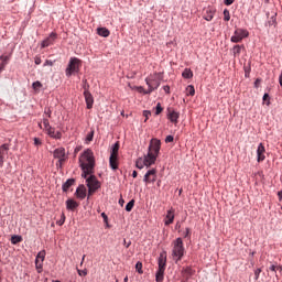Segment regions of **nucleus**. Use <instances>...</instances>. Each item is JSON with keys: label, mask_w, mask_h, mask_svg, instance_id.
I'll use <instances>...</instances> for the list:
<instances>
[{"label": "nucleus", "mask_w": 282, "mask_h": 282, "mask_svg": "<svg viewBox=\"0 0 282 282\" xmlns=\"http://www.w3.org/2000/svg\"><path fill=\"white\" fill-rule=\"evenodd\" d=\"M58 226H63V224H65V215H63V218L57 221Z\"/></svg>", "instance_id": "56"}, {"label": "nucleus", "mask_w": 282, "mask_h": 282, "mask_svg": "<svg viewBox=\"0 0 282 282\" xmlns=\"http://www.w3.org/2000/svg\"><path fill=\"white\" fill-rule=\"evenodd\" d=\"M84 97L87 109H91L94 107V96L91 95V93H84Z\"/></svg>", "instance_id": "17"}, {"label": "nucleus", "mask_w": 282, "mask_h": 282, "mask_svg": "<svg viewBox=\"0 0 282 282\" xmlns=\"http://www.w3.org/2000/svg\"><path fill=\"white\" fill-rule=\"evenodd\" d=\"M205 21H210L212 19H215V13L213 11L207 12V14L204 17Z\"/></svg>", "instance_id": "34"}, {"label": "nucleus", "mask_w": 282, "mask_h": 282, "mask_svg": "<svg viewBox=\"0 0 282 282\" xmlns=\"http://www.w3.org/2000/svg\"><path fill=\"white\" fill-rule=\"evenodd\" d=\"M97 34L99 36H104V39H107V36H109V34H111V32L107 28H98Z\"/></svg>", "instance_id": "20"}, {"label": "nucleus", "mask_w": 282, "mask_h": 282, "mask_svg": "<svg viewBox=\"0 0 282 282\" xmlns=\"http://www.w3.org/2000/svg\"><path fill=\"white\" fill-rule=\"evenodd\" d=\"M45 254H46L45 250L40 251L36 256L35 261H42V262L45 261Z\"/></svg>", "instance_id": "25"}, {"label": "nucleus", "mask_w": 282, "mask_h": 282, "mask_svg": "<svg viewBox=\"0 0 282 282\" xmlns=\"http://www.w3.org/2000/svg\"><path fill=\"white\" fill-rule=\"evenodd\" d=\"M250 33L245 29H236L234 35L231 36V43H241L242 39H248Z\"/></svg>", "instance_id": "7"}, {"label": "nucleus", "mask_w": 282, "mask_h": 282, "mask_svg": "<svg viewBox=\"0 0 282 282\" xmlns=\"http://www.w3.org/2000/svg\"><path fill=\"white\" fill-rule=\"evenodd\" d=\"M75 195L78 199H85V197H87V187H85V185L78 186Z\"/></svg>", "instance_id": "14"}, {"label": "nucleus", "mask_w": 282, "mask_h": 282, "mask_svg": "<svg viewBox=\"0 0 282 282\" xmlns=\"http://www.w3.org/2000/svg\"><path fill=\"white\" fill-rule=\"evenodd\" d=\"M167 111V119L173 123V124H177L178 120H180V112H177L175 109L169 107L166 109Z\"/></svg>", "instance_id": "11"}, {"label": "nucleus", "mask_w": 282, "mask_h": 282, "mask_svg": "<svg viewBox=\"0 0 282 282\" xmlns=\"http://www.w3.org/2000/svg\"><path fill=\"white\" fill-rule=\"evenodd\" d=\"M76 183V180L74 178H68L62 186L64 193H67L72 186Z\"/></svg>", "instance_id": "18"}, {"label": "nucleus", "mask_w": 282, "mask_h": 282, "mask_svg": "<svg viewBox=\"0 0 282 282\" xmlns=\"http://www.w3.org/2000/svg\"><path fill=\"white\" fill-rule=\"evenodd\" d=\"M279 83H280V86L282 87V73L279 76Z\"/></svg>", "instance_id": "60"}, {"label": "nucleus", "mask_w": 282, "mask_h": 282, "mask_svg": "<svg viewBox=\"0 0 282 282\" xmlns=\"http://www.w3.org/2000/svg\"><path fill=\"white\" fill-rule=\"evenodd\" d=\"M261 274V269H257L256 271H254V279H256V281H259V275Z\"/></svg>", "instance_id": "42"}, {"label": "nucleus", "mask_w": 282, "mask_h": 282, "mask_svg": "<svg viewBox=\"0 0 282 282\" xmlns=\"http://www.w3.org/2000/svg\"><path fill=\"white\" fill-rule=\"evenodd\" d=\"M3 155H4V154H1V153H0V166H3Z\"/></svg>", "instance_id": "58"}, {"label": "nucleus", "mask_w": 282, "mask_h": 282, "mask_svg": "<svg viewBox=\"0 0 282 282\" xmlns=\"http://www.w3.org/2000/svg\"><path fill=\"white\" fill-rule=\"evenodd\" d=\"M66 208H67V210H76V208H78V203L74 199H67Z\"/></svg>", "instance_id": "19"}, {"label": "nucleus", "mask_w": 282, "mask_h": 282, "mask_svg": "<svg viewBox=\"0 0 282 282\" xmlns=\"http://www.w3.org/2000/svg\"><path fill=\"white\" fill-rule=\"evenodd\" d=\"M163 90L165 91V94H171V87L170 86H164Z\"/></svg>", "instance_id": "54"}, {"label": "nucleus", "mask_w": 282, "mask_h": 282, "mask_svg": "<svg viewBox=\"0 0 282 282\" xmlns=\"http://www.w3.org/2000/svg\"><path fill=\"white\" fill-rule=\"evenodd\" d=\"M118 151H120V143L116 142L112 145L111 154L109 158V164L112 171H118Z\"/></svg>", "instance_id": "5"}, {"label": "nucleus", "mask_w": 282, "mask_h": 282, "mask_svg": "<svg viewBox=\"0 0 282 282\" xmlns=\"http://www.w3.org/2000/svg\"><path fill=\"white\" fill-rule=\"evenodd\" d=\"M225 6H232L235 3V0H225Z\"/></svg>", "instance_id": "52"}, {"label": "nucleus", "mask_w": 282, "mask_h": 282, "mask_svg": "<svg viewBox=\"0 0 282 282\" xmlns=\"http://www.w3.org/2000/svg\"><path fill=\"white\" fill-rule=\"evenodd\" d=\"M183 274H185L186 276H193V269H191L189 267L183 269Z\"/></svg>", "instance_id": "29"}, {"label": "nucleus", "mask_w": 282, "mask_h": 282, "mask_svg": "<svg viewBox=\"0 0 282 282\" xmlns=\"http://www.w3.org/2000/svg\"><path fill=\"white\" fill-rule=\"evenodd\" d=\"M269 25H276V17L275 15H273L271 18V21H269Z\"/></svg>", "instance_id": "43"}, {"label": "nucleus", "mask_w": 282, "mask_h": 282, "mask_svg": "<svg viewBox=\"0 0 282 282\" xmlns=\"http://www.w3.org/2000/svg\"><path fill=\"white\" fill-rule=\"evenodd\" d=\"M278 195H279L280 199H282V192H279Z\"/></svg>", "instance_id": "63"}, {"label": "nucleus", "mask_w": 282, "mask_h": 282, "mask_svg": "<svg viewBox=\"0 0 282 282\" xmlns=\"http://www.w3.org/2000/svg\"><path fill=\"white\" fill-rule=\"evenodd\" d=\"M94 140V130H91L87 137H86V142H91Z\"/></svg>", "instance_id": "39"}, {"label": "nucleus", "mask_w": 282, "mask_h": 282, "mask_svg": "<svg viewBox=\"0 0 282 282\" xmlns=\"http://www.w3.org/2000/svg\"><path fill=\"white\" fill-rule=\"evenodd\" d=\"M143 116H144V118H145L144 122H147V120H149V117L151 116V111L144 110V111H143Z\"/></svg>", "instance_id": "40"}, {"label": "nucleus", "mask_w": 282, "mask_h": 282, "mask_svg": "<svg viewBox=\"0 0 282 282\" xmlns=\"http://www.w3.org/2000/svg\"><path fill=\"white\" fill-rule=\"evenodd\" d=\"M132 177H138V172L137 171L132 172Z\"/></svg>", "instance_id": "62"}, {"label": "nucleus", "mask_w": 282, "mask_h": 282, "mask_svg": "<svg viewBox=\"0 0 282 282\" xmlns=\"http://www.w3.org/2000/svg\"><path fill=\"white\" fill-rule=\"evenodd\" d=\"M173 140H174L173 135H167V137L165 138L166 144H169L170 142H173Z\"/></svg>", "instance_id": "47"}, {"label": "nucleus", "mask_w": 282, "mask_h": 282, "mask_svg": "<svg viewBox=\"0 0 282 282\" xmlns=\"http://www.w3.org/2000/svg\"><path fill=\"white\" fill-rule=\"evenodd\" d=\"M145 83H147L149 89H148V91H144V94H152L153 91H155V89H158V87H160V80L153 79L151 77H148L145 79Z\"/></svg>", "instance_id": "9"}, {"label": "nucleus", "mask_w": 282, "mask_h": 282, "mask_svg": "<svg viewBox=\"0 0 282 282\" xmlns=\"http://www.w3.org/2000/svg\"><path fill=\"white\" fill-rule=\"evenodd\" d=\"M53 158H55V160H58L57 165L59 164V166H63V163L67 160V156L65 154V148L55 149L53 152Z\"/></svg>", "instance_id": "8"}, {"label": "nucleus", "mask_w": 282, "mask_h": 282, "mask_svg": "<svg viewBox=\"0 0 282 282\" xmlns=\"http://www.w3.org/2000/svg\"><path fill=\"white\" fill-rule=\"evenodd\" d=\"M79 164L83 171L82 177L86 180L88 186V197H91L100 188V182L96 178L94 173V167L96 166V161L94 160V152L91 150H86L79 156ZM90 175L89 177H87Z\"/></svg>", "instance_id": "1"}, {"label": "nucleus", "mask_w": 282, "mask_h": 282, "mask_svg": "<svg viewBox=\"0 0 282 282\" xmlns=\"http://www.w3.org/2000/svg\"><path fill=\"white\" fill-rule=\"evenodd\" d=\"M34 144L35 147H40V144H42L41 139L34 138Z\"/></svg>", "instance_id": "51"}, {"label": "nucleus", "mask_w": 282, "mask_h": 282, "mask_svg": "<svg viewBox=\"0 0 282 282\" xmlns=\"http://www.w3.org/2000/svg\"><path fill=\"white\" fill-rule=\"evenodd\" d=\"M259 85H261V79H256V82H254V87H256V89L257 88H259Z\"/></svg>", "instance_id": "55"}, {"label": "nucleus", "mask_w": 282, "mask_h": 282, "mask_svg": "<svg viewBox=\"0 0 282 282\" xmlns=\"http://www.w3.org/2000/svg\"><path fill=\"white\" fill-rule=\"evenodd\" d=\"M172 256L175 259L176 263L177 261H182V257H184V241L182 238H177L173 242V250Z\"/></svg>", "instance_id": "4"}, {"label": "nucleus", "mask_w": 282, "mask_h": 282, "mask_svg": "<svg viewBox=\"0 0 282 282\" xmlns=\"http://www.w3.org/2000/svg\"><path fill=\"white\" fill-rule=\"evenodd\" d=\"M269 270H271V272H276V270H279V267L272 264Z\"/></svg>", "instance_id": "53"}, {"label": "nucleus", "mask_w": 282, "mask_h": 282, "mask_svg": "<svg viewBox=\"0 0 282 282\" xmlns=\"http://www.w3.org/2000/svg\"><path fill=\"white\" fill-rule=\"evenodd\" d=\"M257 158L258 162H263V160H265V147L263 145V143H259L258 145Z\"/></svg>", "instance_id": "12"}, {"label": "nucleus", "mask_w": 282, "mask_h": 282, "mask_svg": "<svg viewBox=\"0 0 282 282\" xmlns=\"http://www.w3.org/2000/svg\"><path fill=\"white\" fill-rule=\"evenodd\" d=\"M155 180H158V170L152 169L145 173L143 182H145V184H153Z\"/></svg>", "instance_id": "10"}, {"label": "nucleus", "mask_w": 282, "mask_h": 282, "mask_svg": "<svg viewBox=\"0 0 282 282\" xmlns=\"http://www.w3.org/2000/svg\"><path fill=\"white\" fill-rule=\"evenodd\" d=\"M224 21H230V11L228 9L224 10Z\"/></svg>", "instance_id": "35"}, {"label": "nucleus", "mask_w": 282, "mask_h": 282, "mask_svg": "<svg viewBox=\"0 0 282 282\" xmlns=\"http://www.w3.org/2000/svg\"><path fill=\"white\" fill-rule=\"evenodd\" d=\"M135 270L139 274H144V271L142 270V262H137Z\"/></svg>", "instance_id": "32"}, {"label": "nucleus", "mask_w": 282, "mask_h": 282, "mask_svg": "<svg viewBox=\"0 0 282 282\" xmlns=\"http://www.w3.org/2000/svg\"><path fill=\"white\" fill-rule=\"evenodd\" d=\"M144 159H138L137 161V169H144Z\"/></svg>", "instance_id": "38"}, {"label": "nucleus", "mask_w": 282, "mask_h": 282, "mask_svg": "<svg viewBox=\"0 0 282 282\" xmlns=\"http://www.w3.org/2000/svg\"><path fill=\"white\" fill-rule=\"evenodd\" d=\"M79 276H87V271L86 270H77Z\"/></svg>", "instance_id": "46"}, {"label": "nucleus", "mask_w": 282, "mask_h": 282, "mask_svg": "<svg viewBox=\"0 0 282 282\" xmlns=\"http://www.w3.org/2000/svg\"><path fill=\"white\" fill-rule=\"evenodd\" d=\"M138 91H140V94H144V91H149V90H145L142 86H140V87L138 88Z\"/></svg>", "instance_id": "57"}, {"label": "nucleus", "mask_w": 282, "mask_h": 282, "mask_svg": "<svg viewBox=\"0 0 282 282\" xmlns=\"http://www.w3.org/2000/svg\"><path fill=\"white\" fill-rule=\"evenodd\" d=\"M101 217H102V219H104L105 224H108V221H109V217H107V214L101 213Z\"/></svg>", "instance_id": "49"}, {"label": "nucleus", "mask_w": 282, "mask_h": 282, "mask_svg": "<svg viewBox=\"0 0 282 282\" xmlns=\"http://www.w3.org/2000/svg\"><path fill=\"white\" fill-rule=\"evenodd\" d=\"M34 63H35V65H41V63H42L41 56H35Z\"/></svg>", "instance_id": "48"}, {"label": "nucleus", "mask_w": 282, "mask_h": 282, "mask_svg": "<svg viewBox=\"0 0 282 282\" xmlns=\"http://www.w3.org/2000/svg\"><path fill=\"white\" fill-rule=\"evenodd\" d=\"M4 68H6V64H1L0 65V72H3Z\"/></svg>", "instance_id": "61"}, {"label": "nucleus", "mask_w": 282, "mask_h": 282, "mask_svg": "<svg viewBox=\"0 0 282 282\" xmlns=\"http://www.w3.org/2000/svg\"><path fill=\"white\" fill-rule=\"evenodd\" d=\"M47 135H50V138H53L54 140H61V138H63V133H61V131H56V129L54 128H48L46 130Z\"/></svg>", "instance_id": "15"}, {"label": "nucleus", "mask_w": 282, "mask_h": 282, "mask_svg": "<svg viewBox=\"0 0 282 282\" xmlns=\"http://www.w3.org/2000/svg\"><path fill=\"white\" fill-rule=\"evenodd\" d=\"M158 265L159 269L155 273V281L162 282L164 281V272L166 271V251L160 253Z\"/></svg>", "instance_id": "3"}, {"label": "nucleus", "mask_w": 282, "mask_h": 282, "mask_svg": "<svg viewBox=\"0 0 282 282\" xmlns=\"http://www.w3.org/2000/svg\"><path fill=\"white\" fill-rule=\"evenodd\" d=\"M160 149H162V141L155 138L151 139L148 148V155H144L143 161L147 167L153 166V164H155L158 155H160Z\"/></svg>", "instance_id": "2"}, {"label": "nucleus", "mask_w": 282, "mask_h": 282, "mask_svg": "<svg viewBox=\"0 0 282 282\" xmlns=\"http://www.w3.org/2000/svg\"><path fill=\"white\" fill-rule=\"evenodd\" d=\"M32 87L35 91H39L41 89V87H43V84H41V82H34L32 84Z\"/></svg>", "instance_id": "30"}, {"label": "nucleus", "mask_w": 282, "mask_h": 282, "mask_svg": "<svg viewBox=\"0 0 282 282\" xmlns=\"http://www.w3.org/2000/svg\"><path fill=\"white\" fill-rule=\"evenodd\" d=\"M1 61H2V65L4 64L6 66V63H8V61H10V57L9 56H4V55H1Z\"/></svg>", "instance_id": "41"}, {"label": "nucleus", "mask_w": 282, "mask_h": 282, "mask_svg": "<svg viewBox=\"0 0 282 282\" xmlns=\"http://www.w3.org/2000/svg\"><path fill=\"white\" fill-rule=\"evenodd\" d=\"M43 126H44L45 131H47V129L52 128V126H50V119L48 118L43 119Z\"/></svg>", "instance_id": "33"}, {"label": "nucleus", "mask_w": 282, "mask_h": 282, "mask_svg": "<svg viewBox=\"0 0 282 282\" xmlns=\"http://www.w3.org/2000/svg\"><path fill=\"white\" fill-rule=\"evenodd\" d=\"M186 95L187 96H195V86L189 85L186 87Z\"/></svg>", "instance_id": "24"}, {"label": "nucleus", "mask_w": 282, "mask_h": 282, "mask_svg": "<svg viewBox=\"0 0 282 282\" xmlns=\"http://www.w3.org/2000/svg\"><path fill=\"white\" fill-rule=\"evenodd\" d=\"M54 41H56V33L52 32L50 36L42 42V47H50V45H54Z\"/></svg>", "instance_id": "16"}, {"label": "nucleus", "mask_w": 282, "mask_h": 282, "mask_svg": "<svg viewBox=\"0 0 282 282\" xmlns=\"http://www.w3.org/2000/svg\"><path fill=\"white\" fill-rule=\"evenodd\" d=\"M119 205L124 206V199L123 198L119 199Z\"/></svg>", "instance_id": "59"}, {"label": "nucleus", "mask_w": 282, "mask_h": 282, "mask_svg": "<svg viewBox=\"0 0 282 282\" xmlns=\"http://www.w3.org/2000/svg\"><path fill=\"white\" fill-rule=\"evenodd\" d=\"M263 102H267V106L270 107V95L265 93L262 97Z\"/></svg>", "instance_id": "37"}, {"label": "nucleus", "mask_w": 282, "mask_h": 282, "mask_svg": "<svg viewBox=\"0 0 282 282\" xmlns=\"http://www.w3.org/2000/svg\"><path fill=\"white\" fill-rule=\"evenodd\" d=\"M52 65H54V62L50 61V59H46L45 63H44V67H52Z\"/></svg>", "instance_id": "44"}, {"label": "nucleus", "mask_w": 282, "mask_h": 282, "mask_svg": "<svg viewBox=\"0 0 282 282\" xmlns=\"http://www.w3.org/2000/svg\"><path fill=\"white\" fill-rule=\"evenodd\" d=\"M174 220H175V209L171 208L166 213L164 224L165 226H171V224H173Z\"/></svg>", "instance_id": "13"}, {"label": "nucleus", "mask_w": 282, "mask_h": 282, "mask_svg": "<svg viewBox=\"0 0 282 282\" xmlns=\"http://www.w3.org/2000/svg\"><path fill=\"white\" fill-rule=\"evenodd\" d=\"M44 113H45V116H47V118H52V110L50 108H46L44 110Z\"/></svg>", "instance_id": "45"}, {"label": "nucleus", "mask_w": 282, "mask_h": 282, "mask_svg": "<svg viewBox=\"0 0 282 282\" xmlns=\"http://www.w3.org/2000/svg\"><path fill=\"white\" fill-rule=\"evenodd\" d=\"M35 268L39 274H41V272H43V262L41 260H35Z\"/></svg>", "instance_id": "26"}, {"label": "nucleus", "mask_w": 282, "mask_h": 282, "mask_svg": "<svg viewBox=\"0 0 282 282\" xmlns=\"http://www.w3.org/2000/svg\"><path fill=\"white\" fill-rule=\"evenodd\" d=\"M133 206H135V200L131 199L127 205H126V210L127 213H131L133 210Z\"/></svg>", "instance_id": "23"}, {"label": "nucleus", "mask_w": 282, "mask_h": 282, "mask_svg": "<svg viewBox=\"0 0 282 282\" xmlns=\"http://www.w3.org/2000/svg\"><path fill=\"white\" fill-rule=\"evenodd\" d=\"M183 78H193V70L191 68H185L182 73Z\"/></svg>", "instance_id": "22"}, {"label": "nucleus", "mask_w": 282, "mask_h": 282, "mask_svg": "<svg viewBox=\"0 0 282 282\" xmlns=\"http://www.w3.org/2000/svg\"><path fill=\"white\" fill-rule=\"evenodd\" d=\"M80 59L77 57H72L66 68V76L69 77L72 74H78L80 72Z\"/></svg>", "instance_id": "6"}, {"label": "nucleus", "mask_w": 282, "mask_h": 282, "mask_svg": "<svg viewBox=\"0 0 282 282\" xmlns=\"http://www.w3.org/2000/svg\"><path fill=\"white\" fill-rule=\"evenodd\" d=\"M164 111V108L162 107V104H156V108H155V116H160V113H162Z\"/></svg>", "instance_id": "27"}, {"label": "nucleus", "mask_w": 282, "mask_h": 282, "mask_svg": "<svg viewBox=\"0 0 282 282\" xmlns=\"http://www.w3.org/2000/svg\"><path fill=\"white\" fill-rule=\"evenodd\" d=\"M10 148L8 147V144H2L1 147H0V154H2V155H6V153H8V150H9Z\"/></svg>", "instance_id": "31"}, {"label": "nucleus", "mask_w": 282, "mask_h": 282, "mask_svg": "<svg viewBox=\"0 0 282 282\" xmlns=\"http://www.w3.org/2000/svg\"><path fill=\"white\" fill-rule=\"evenodd\" d=\"M83 83H84L83 85L84 94L89 93V84L87 83V79H84Z\"/></svg>", "instance_id": "36"}, {"label": "nucleus", "mask_w": 282, "mask_h": 282, "mask_svg": "<svg viewBox=\"0 0 282 282\" xmlns=\"http://www.w3.org/2000/svg\"><path fill=\"white\" fill-rule=\"evenodd\" d=\"M123 282H129V278L126 276L124 280H123Z\"/></svg>", "instance_id": "64"}, {"label": "nucleus", "mask_w": 282, "mask_h": 282, "mask_svg": "<svg viewBox=\"0 0 282 282\" xmlns=\"http://www.w3.org/2000/svg\"><path fill=\"white\" fill-rule=\"evenodd\" d=\"M241 45L234 46V56H239V54H241Z\"/></svg>", "instance_id": "28"}, {"label": "nucleus", "mask_w": 282, "mask_h": 282, "mask_svg": "<svg viewBox=\"0 0 282 282\" xmlns=\"http://www.w3.org/2000/svg\"><path fill=\"white\" fill-rule=\"evenodd\" d=\"M21 241H23V237L14 235L11 237V243L13 246H17V243H21Z\"/></svg>", "instance_id": "21"}, {"label": "nucleus", "mask_w": 282, "mask_h": 282, "mask_svg": "<svg viewBox=\"0 0 282 282\" xmlns=\"http://www.w3.org/2000/svg\"><path fill=\"white\" fill-rule=\"evenodd\" d=\"M184 237H185V238L191 237V228H186V229H185Z\"/></svg>", "instance_id": "50"}]
</instances>
